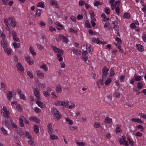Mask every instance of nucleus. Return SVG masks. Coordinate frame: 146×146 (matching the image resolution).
<instances>
[{
	"label": "nucleus",
	"mask_w": 146,
	"mask_h": 146,
	"mask_svg": "<svg viewBox=\"0 0 146 146\" xmlns=\"http://www.w3.org/2000/svg\"><path fill=\"white\" fill-rule=\"evenodd\" d=\"M52 113L54 117L58 119V120L61 118V116L58 111L56 108H53L52 109Z\"/></svg>",
	"instance_id": "nucleus-1"
},
{
	"label": "nucleus",
	"mask_w": 146,
	"mask_h": 146,
	"mask_svg": "<svg viewBox=\"0 0 146 146\" xmlns=\"http://www.w3.org/2000/svg\"><path fill=\"white\" fill-rule=\"evenodd\" d=\"M1 113L3 114V116L5 118H8L9 117V112L7 110V108L5 106H3V109L1 110Z\"/></svg>",
	"instance_id": "nucleus-2"
},
{
	"label": "nucleus",
	"mask_w": 146,
	"mask_h": 146,
	"mask_svg": "<svg viewBox=\"0 0 146 146\" xmlns=\"http://www.w3.org/2000/svg\"><path fill=\"white\" fill-rule=\"evenodd\" d=\"M33 90L34 95L37 98V100H40V94L38 89L36 88L34 89Z\"/></svg>",
	"instance_id": "nucleus-3"
},
{
	"label": "nucleus",
	"mask_w": 146,
	"mask_h": 146,
	"mask_svg": "<svg viewBox=\"0 0 146 146\" xmlns=\"http://www.w3.org/2000/svg\"><path fill=\"white\" fill-rule=\"evenodd\" d=\"M8 20L9 21L12 27H14L16 26V22L13 17H9Z\"/></svg>",
	"instance_id": "nucleus-4"
},
{
	"label": "nucleus",
	"mask_w": 146,
	"mask_h": 146,
	"mask_svg": "<svg viewBox=\"0 0 146 146\" xmlns=\"http://www.w3.org/2000/svg\"><path fill=\"white\" fill-rule=\"evenodd\" d=\"M52 48L54 50V51L56 53H61L62 54H63L64 51L62 50L56 48L54 46H52Z\"/></svg>",
	"instance_id": "nucleus-5"
},
{
	"label": "nucleus",
	"mask_w": 146,
	"mask_h": 146,
	"mask_svg": "<svg viewBox=\"0 0 146 146\" xmlns=\"http://www.w3.org/2000/svg\"><path fill=\"white\" fill-rule=\"evenodd\" d=\"M16 66L17 69L21 72H24V69L20 63H18L16 65Z\"/></svg>",
	"instance_id": "nucleus-6"
},
{
	"label": "nucleus",
	"mask_w": 146,
	"mask_h": 146,
	"mask_svg": "<svg viewBox=\"0 0 146 146\" xmlns=\"http://www.w3.org/2000/svg\"><path fill=\"white\" fill-rule=\"evenodd\" d=\"M47 129L49 134H51L52 132L53 129L52 128V124L51 123H50L48 124Z\"/></svg>",
	"instance_id": "nucleus-7"
},
{
	"label": "nucleus",
	"mask_w": 146,
	"mask_h": 146,
	"mask_svg": "<svg viewBox=\"0 0 146 146\" xmlns=\"http://www.w3.org/2000/svg\"><path fill=\"white\" fill-rule=\"evenodd\" d=\"M92 41L94 43H96L97 44H102V42L99 40L98 38H96L93 37L92 39Z\"/></svg>",
	"instance_id": "nucleus-8"
},
{
	"label": "nucleus",
	"mask_w": 146,
	"mask_h": 146,
	"mask_svg": "<svg viewBox=\"0 0 146 146\" xmlns=\"http://www.w3.org/2000/svg\"><path fill=\"white\" fill-rule=\"evenodd\" d=\"M60 38L63 42L67 43L68 42V40L67 38L65 36L62 35H60Z\"/></svg>",
	"instance_id": "nucleus-9"
},
{
	"label": "nucleus",
	"mask_w": 146,
	"mask_h": 146,
	"mask_svg": "<svg viewBox=\"0 0 146 146\" xmlns=\"http://www.w3.org/2000/svg\"><path fill=\"white\" fill-rule=\"evenodd\" d=\"M29 119L31 121H35L37 123H39L40 122V119L36 117H30Z\"/></svg>",
	"instance_id": "nucleus-10"
},
{
	"label": "nucleus",
	"mask_w": 146,
	"mask_h": 146,
	"mask_svg": "<svg viewBox=\"0 0 146 146\" xmlns=\"http://www.w3.org/2000/svg\"><path fill=\"white\" fill-rule=\"evenodd\" d=\"M109 70V69L107 68V67L104 66L102 70V75H107L108 73V72Z\"/></svg>",
	"instance_id": "nucleus-11"
},
{
	"label": "nucleus",
	"mask_w": 146,
	"mask_h": 146,
	"mask_svg": "<svg viewBox=\"0 0 146 146\" xmlns=\"http://www.w3.org/2000/svg\"><path fill=\"white\" fill-rule=\"evenodd\" d=\"M1 46L4 49H5L7 47V43L6 41L3 39L1 41Z\"/></svg>",
	"instance_id": "nucleus-12"
},
{
	"label": "nucleus",
	"mask_w": 146,
	"mask_h": 146,
	"mask_svg": "<svg viewBox=\"0 0 146 146\" xmlns=\"http://www.w3.org/2000/svg\"><path fill=\"white\" fill-rule=\"evenodd\" d=\"M36 74L37 77L39 78L42 79L44 77V74L42 73L40 71L38 70L36 71Z\"/></svg>",
	"instance_id": "nucleus-13"
},
{
	"label": "nucleus",
	"mask_w": 146,
	"mask_h": 146,
	"mask_svg": "<svg viewBox=\"0 0 146 146\" xmlns=\"http://www.w3.org/2000/svg\"><path fill=\"white\" fill-rule=\"evenodd\" d=\"M56 91L58 93H60L62 91L61 85L60 84L58 85L56 87Z\"/></svg>",
	"instance_id": "nucleus-14"
},
{
	"label": "nucleus",
	"mask_w": 146,
	"mask_h": 146,
	"mask_svg": "<svg viewBox=\"0 0 146 146\" xmlns=\"http://www.w3.org/2000/svg\"><path fill=\"white\" fill-rule=\"evenodd\" d=\"M136 47L137 49L140 52L143 51L144 49L142 46L140 44H136Z\"/></svg>",
	"instance_id": "nucleus-15"
},
{
	"label": "nucleus",
	"mask_w": 146,
	"mask_h": 146,
	"mask_svg": "<svg viewBox=\"0 0 146 146\" xmlns=\"http://www.w3.org/2000/svg\"><path fill=\"white\" fill-rule=\"evenodd\" d=\"M36 102L38 106L41 108H44L45 106L43 103L40 101V100H37V101H36Z\"/></svg>",
	"instance_id": "nucleus-16"
},
{
	"label": "nucleus",
	"mask_w": 146,
	"mask_h": 146,
	"mask_svg": "<svg viewBox=\"0 0 146 146\" xmlns=\"http://www.w3.org/2000/svg\"><path fill=\"white\" fill-rule=\"evenodd\" d=\"M103 81L101 79L98 80L97 82V86L98 88H100L103 85Z\"/></svg>",
	"instance_id": "nucleus-17"
},
{
	"label": "nucleus",
	"mask_w": 146,
	"mask_h": 146,
	"mask_svg": "<svg viewBox=\"0 0 146 146\" xmlns=\"http://www.w3.org/2000/svg\"><path fill=\"white\" fill-rule=\"evenodd\" d=\"M69 102L68 101H66L64 102H62L61 106L64 107L66 108L68 107Z\"/></svg>",
	"instance_id": "nucleus-18"
},
{
	"label": "nucleus",
	"mask_w": 146,
	"mask_h": 146,
	"mask_svg": "<svg viewBox=\"0 0 146 146\" xmlns=\"http://www.w3.org/2000/svg\"><path fill=\"white\" fill-rule=\"evenodd\" d=\"M40 68L42 69L44 71H47L48 69L47 67L46 66V65L45 64H44L43 65L40 66Z\"/></svg>",
	"instance_id": "nucleus-19"
},
{
	"label": "nucleus",
	"mask_w": 146,
	"mask_h": 146,
	"mask_svg": "<svg viewBox=\"0 0 146 146\" xmlns=\"http://www.w3.org/2000/svg\"><path fill=\"white\" fill-rule=\"evenodd\" d=\"M29 51L31 54L33 55V56H36V53L34 51V49H33L32 47L30 46L29 48Z\"/></svg>",
	"instance_id": "nucleus-20"
},
{
	"label": "nucleus",
	"mask_w": 146,
	"mask_h": 146,
	"mask_svg": "<svg viewBox=\"0 0 146 146\" xmlns=\"http://www.w3.org/2000/svg\"><path fill=\"white\" fill-rule=\"evenodd\" d=\"M111 119L108 117H106L105 119V122L106 123H111Z\"/></svg>",
	"instance_id": "nucleus-21"
},
{
	"label": "nucleus",
	"mask_w": 146,
	"mask_h": 146,
	"mask_svg": "<svg viewBox=\"0 0 146 146\" xmlns=\"http://www.w3.org/2000/svg\"><path fill=\"white\" fill-rule=\"evenodd\" d=\"M8 92L7 94V99L9 100H10L13 97V94L11 91H8Z\"/></svg>",
	"instance_id": "nucleus-22"
},
{
	"label": "nucleus",
	"mask_w": 146,
	"mask_h": 146,
	"mask_svg": "<svg viewBox=\"0 0 146 146\" xmlns=\"http://www.w3.org/2000/svg\"><path fill=\"white\" fill-rule=\"evenodd\" d=\"M34 131L36 134H37L39 132V128L37 125H35L34 127Z\"/></svg>",
	"instance_id": "nucleus-23"
},
{
	"label": "nucleus",
	"mask_w": 146,
	"mask_h": 146,
	"mask_svg": "<svg viewBox=\"0 0 146 146\" xmlns=\"http://www.w3.org/2000/svg\"><path fill=\"white\" fill-rule=\"evenodd\" d=\"M72 51L77 56H79L80 54V51H78L76 49H74L72 50Z\"/></svg>",
	"instance_id": "nucleus-24"
},
{
	"label": "nucleus",
	"mask_w": 146,
	"mask_h": 146,
	"mask_svg": "<svg viewBox=\"0 0 146 146\" xmlns=\"http://www.w3.org/2000/svg\"><path fill=\"white\" fill-rule=\"evenodd\" d=\"M42 10L40 9H37L36 11V13L35 14V17H36L37 16L38 17H40V16L41 13V12Z\"/></svg>",
	"instance_id": "nucleus-25"
},
{
	"label": "nucleus",
	"mask_w": 146,
	"mask_h": 146,
	"mask_svg": "<svg viewBox=\"0 0 146 146\" xmlns=\"http://www.w3.org/2000/svg\"><path fill=\"white\" fill-rule=\"evenodd\" d=\"M94 127L96 128H99L101 127V124L97 122H94L93 125Z\"/></svg>",
	"instance_id": "nucleus-26"
},
{
	"label": "nucleus",
	"mask_w": 146,
	"mask_h": 146,
	"mask_svg": "<svg viewBox=\"0 0 146 146\" xmlns=\"http://www.w3.org/2000/svg\"><path fill=\"white\" fill-rule=\"evenodd\" d=\"M19 123L21 127H25L24 124L23 123V120L22 117L19 118Z\"/></svg>",
	"instance_id": "nucleus-27"
},
{
	"label": "nucleus",
	"mask_w": 146,
	"mask_h": 146,
	"mask_svg": "<svg viewBox=\"0 0 146 146\" xmlns=\"http://www.w3.org/2000/svg\"><path fill=\"white\" fill-rule=\"evenodd\" d=\"M111 81V78H108L107 80L105 81V84L106 85H109Z\"/></svg>",
	"instance_id": "nucleus-28"
},
{
	"label": "nucleus",
	"mask_w": 146,
	"mask_h": 146,
	"mask_svg": "<svg viewBox=\"0 0 146 146\" xmlns=\"http://www.w3.org/2000/svg\"><path fill=\"white\" fill-rule=\"evenodd\" d=\"M137 88L139 89L142 88L143 86V84L141 82H139L137 84Z\"/></svg>",
	"instance_id": "nucleus-29"
},
{
	"label": "nucleus",
	"mask_w": 146,
	"mask_h": 146,
	"mask_svg": "<svg viewBox=\"0 0 146 146\" xmlns=\"http://www.w3.org/2000/svg\"><path fill=\"white\" fill-rule=\"evenodd\" d=\"M131 120L132 121H133L134 122H137V123H141V121H142L141 120L139 119H137L135 118H132L131 119Z\"/></svg>",
	"instance_id": "nucleus-30"
},
{
	"label": "nucleus",
	"mask_w": 146,
	"mask_h": 146,
	"mask_svg": "<svg viewBox=\"0 0 146 146\" xmlns=\"http://www.w3.org/2000/svg\"><path fill=\"white\" fill-rule=\"evenodd\" d=\"M11 49L8 48L4 50L5 52L7 53L8 55H9L11 54Z\"/></svg>",
	"instance_id": "nucleus-31"
},
{
	"label": "nucleus",
	"mask_w": 146,
	"mask_h": 146,
	"mask_svg": "<svg viewBox=\"0 0 146 146\" xmlns=\"http://www.w3.org/2000/svg\"><path fill=\"white\" fill-rule=\"evenodd\" d=\"M112 97L110 96H108L106 98V102L108 103L110 102L112 100Z\"/></svg>",
	"instance_id": "nucleus-32"
},
{
	"label": "nucleus",
	"mask_w": 146,
	"mask_h": 146,
	"mask_svg": "<svg viewBox=\"0 0 146 146\" xmlns=\"http://www.w3.org/2000/svg\"><path fill=\"white\" fill-rule=\"evenodd\" d=\"M133 90L135 92V94L137 95H138L139 94H140V92L139 90L138 89V90L136 87H134L133 88Z\"/></svg>",
	"instance_id": "nucleus-33"
},
{
	"label": "nucleus",
	"mask_w": 146,
	"mask_h": 146,
	"mask_svg": "<svg viewBox=\"0 0 146 146\" xmlns=\"http://www.w3.org/2000/svg\"><path fill=\"white\" fill-rule=\"evenodd\" d=\"M76 144L79 146H84L85 145V143L84 142H80L77 141L76 142Z\"/></svg>",
	"instance_id": "nucleus-34"
},
{
	"label": "nucleus",
	"mask_w": 146,
	"mask_h": 146,
	"mask_svg": "<svg viewBox=\"0 0 146 146\" xmlns=\"http://www.w3.org/2000/svg\"><path fill=\"white\" fill-rule=\"evenodd\" d=\"M16 132L18 134H19L20 132H21L22 130L19 127H17L15 129Z\"/></svg>",
	"instance_id": "nucleus-35"
},
{
	"label": "nucleus",
	"mask_w": 146,
	"mask_h": 146,
	"mask_svg": "<svg viewBox=\"0 0 146 146\" xmlns=\"http://www.w3.org/2000/svg\"><path fill=\"white\" fill-rule=\"evenodd\" d=\"M50 134V139L52 140L57 139L58 138V136L54 135H52L51 134Z\"/></svg>",
	"instance_id": "nucleus-36"
},
{
	"label": "nucleus",
	"mask_w": 146,
	"mask_h": 146,
	"mask_svg": "<svg viewBox=\"0 0 146 146\" xmlns=\"http://www.w3.org/2000/svg\"><path fill=\"white\" fill-rule=\"evenodd\" d=\"M17 110L20 112L22 110V106L20 104L18 105L16 107Z\"/></svg>",
	"instance_id": "nucleus-37"
},
{
	"label": "nucleus",
	"mask_w": 146,
	"mask_h": 146,
	"mask_svg": "<svg viewBox=\"0 0 146 146\" xmlns=\"http://www.w3.org/2000/svg\"><path fill=\"white\" fill-rule=\"evenodd\" d=\"M120 125H118L116 127L115 131L116 133H120L121 131V129H120Z\"/></svg>",
	"instance_id": "nucleus-38"
},
{
	"label": "nucleus",
	"mask_w": 146,
	"mask_h": 146,
	"mask_svg": "<svg viewBox=\"0 0 146 146\" xmlns=\"http://www.w3.org/2000/svg\"><path fill=\"white\" fill-rule=\"evenodd\" d=\"M19 134V135L21 137L23 138H25V134L24 131L23 130H22L21 132H20V133Z\"/></svg>",
	"instance_id": "nucleus-39"
},
{
	"label": "nucleus",
	"mask_w": 146,
	"mask_h": 146,
	"mask_svg": "<svg viewBox=\"0 0 146 146\" xmlns=\"http://www.w3.org/2000/svg\"><path fill=\"white\" fill-rule=\"evenodd\" d=\"M85 24L87 28H90L91 27V26L89 23V21L88 20H87L85 22Z\"/></svg>",
	"instance_id": "nucleus-40"
},
{
	"label": "nucleus",
	"mask_w": 146,
	"mask_h": 146,
	"mask_svg": "<svg viewBox=\"0 0 146 146\" xmlns=\"http://www.w3.org/2000/svg\"><path fill=\"white\" fill-rule=\"evenodd\" d=\"M37 7L43 8L44 7V5L43 3L42 2H40L38 3Z\"/></svg>",
	"instance_id": "nucleus-41"
},
{
	"label": "nucleus",
	"mask_w": 146,
	"mask_h": 146,
	"mask_svg": "<svg viewBox=\"0 0 146 146\" xmlns=\"http://www.w3.org/2000/svg\"><path fill=\"white\" fill-rule=\"evenodd\" d=\"M25 136H26L29 139H30L32 138L31 136L29 135V132L27 131H26L25 132Z\"/></svg>",
	"instance_id": "nucleus-42"
},
{
	"label": "nucleus",
	"mask_w": 146,
	"mask_h": 146,
	"mask_svg": "<svg viewBox=\"0 0 146 146\" xmlns=\"http://www.w3.org/2000/svg\"><path fill=\"white\" fill-rule=\"evenodd\" d=\"M34 110L35 112L37 113H40L41 111L40 109L37 107H35L34 108Z\"/></svg>",
	"instance_id": "nucleus-43"
},
{
	"label": "nucleus",
	"mask_w": 146,
	"mask_h": 146,
	"mask_svg": "<svg viewBox=\"0 0 146 146\" xmlns=\"http://www.w3.org/2000/svg\"><path fill=\"white\" fill-rule=\"evenodd\" d=\"M105 11L106 14L107 15H109L110 13V10L107 7H106L105 8Z\"/></svg>",
	"instance_id": "nucleus-44"
},
{
	"label": "nucleus",
	"mask_w": 146,
	"mask_h": 146,
	"mask_svg": "<svg viewBox=\"0 0 146 146\" xmlns=\"http://www.w3.org/2000/svg\"><path fill=\"white\" fill-rule=\"evenodd\" d=\"M114 74L115 73L113 71V69L112 68H111L110 70V76L111 77L113 76Z\"/></svg>",
	"instance_id": "nucleus-45"
},
{
	"label": "nucleus",
	"mask_w": 146,
	"mask_h": 146,
	"mask_svg": "<svg viewBox=\"0 0 146 146\" xmlns=\"http://www.w3.org/2000/svg\"><path fill=\"white\" fill-rule=\"evenodd\" d=\"M70 129L72 131H74L77 129V128L76 127L73 126H70L69 127Z\"/></svg>",
	"instance_id": "nucleus-46"
},
{
	"label": "nucleus",
	"mask_w": 146,
	"mask_h": 146,
	"mask_svg": "<svg viewBox=\"0 0 146 146\" xmlns=\"http://www.w3.org/2000/svg\"><path fill=\"white\" fill-rule=\"evenodd\" d=\"M141 78V76H136L135 77V79L136 81H139Z\"/></svg>",
	"instance_id": "nucleus-47"
},
{
	"label": "nucleus",
	"mask_w": 146,
	"mask_h": 146,
	"mask_svg": "<svg viewBox=\"0 0 146 146\" xmlns=\"http://www.w3.org/2000/svg\"><path fill=\"white\" fill-rule=\"evenodd\" d=\"M13 46L16 48H19V44H17L16 42L13 43Z\"/></svg>",
	"instance_id": "nucleus-48"
},
{
	"label": "nucleus",
	"mask_w": 146,
	"mask_h": 146,
	"mask_svg": "<svg viewBox=\"0 0 146 146\" xmlns=\"http://www.w3.org/2000/svg\"><path fill=\"white\" fill-rule=\"evenodd\" d=\"M36 45L38 49L40 50H41L44 48L40 44H36Z\"/></svg>",
	"instance_id": "nucleus-49"
},
{
	"label": "nucleus",
	"mask_w": 146,
	"mask_h": 146,
	"mask_svg": "<svg viewBox=\"0 0 146 146\" xmlns=\"http://www.w3.org/2000/svg\"><path fill=\"white\" fill-rule=\"evenodd\" d=\"M66 121L67 122H68L69 124L70 125H71L73 123L72 120H70L69 118H68V117L66 118Z\"/></svg>",
	"instance_id": "nucleus-50"
},
{
	"label": "nucleus",
	"mask_w": 146,
	"mask_h": 146,
	"mask_svg": "<svg viewBox=\"0 0 146 146\" xmlns=\"http://www.w3.org/2000/svg\"><path fill=\"white\" fill-rule=\"evenodd\" d=\"M1 130L3 132V134L4 135H6L7 134V131L3 127H2L1 128Z\"/></svg>",
	"instance_id": "nucleus-51"
},
{
	"label": "nucleus",
	"mask_w": 146,
	"mask_h": 146,
	"mask_svg": "<svg viewBox=\"0 0 146 146\" xmlns=\"http://www.w3.org/2000/svg\"><path fill=\"white\" fill-rule=\"evenodd\" d=\"M27 74L31 78H33L34 76L32 74L30 71H28L27 72Z\"/></svg>",
	"instance_id": "nucleus-52"
},
{
	"label": "nucleus",
	"mask_w": 146,
	"mask_h": 146,
	"mask_svg": "<svg viewBox=\"0 0 146 146\" xmlns=\"http://www.w3.org/2000/svg\"><path fill=\"white\" fill-rule=\"evenodd\" d=\"M124 16L125 18L128 19L130 17V16L129 13H125L124 14Z\"/></svg>",
	"instance_id": "nucleus-53"
},
{
	"label": "nucleus",
	"mask_w": 146,
	"mask_h": 146,
	"mask_svg": "<svg viewBox=\"0 0 146 146\" xmlns=\"http://www.w3.org/2000/svg\"><path fill=\"white\" fill-rule=\"evenodd\" d=\"M115 40L119 44H121L122 43L121 40V39L118 38V37H117L115 39Z\"/></svg>",
	"instance_id": "nucleus-54"
},
{
	"label": "nucleus",
	"mask_w": 146,
	"mask_h": 146,
	"mask_svg": "<svg viewBox=\"0 0 146 146\" xmlns=\"http://www.w3.org/2000/svg\"><path fill=\"white\" fill-rule=\"evenodd\" d=\"M119 10L120 8L118 6L115 9V11L117 13L118 15H119Z\"/></svg>",
	"instance_id": "nucleus-55"
},
{
	"label": "nucleus",
	"mask_w": 146,
	"mask_h": 146,
	"mask_svg": "<svg viewBox=\"0 0 146 146\" xmlns=\"http://www.w3.org/2000/svg\"><path fill=\"white\" fill-rule=\"evenodd\" d=\"M14 60L15 62H17L18 60L17 56L16 55H15L14 56Z\"/></svg>",
	"instance_id": "nucleus-56"
},
{
	"label": "nucleus",
	"mask_w": 146,
	"mask_h": 146,
	"mask_svg": "<svg viewBox=\"0 0 146 146\" xmlns=\"http://www.w3.org/2000/svg\"><path fill=\"white\" fill-rule=\"evenodd\" d=\"M62 102L60 101H58L55 104V105L57 106H61Z\"/></svg>",
	"instance_id": "nucleus-57"
},
{
	"label": "nucleus",
	"mask_w": 146,
	"mask_h": 146,
	"mask_svg": "<svg viewBox=\"0 0 146 146\" xmlns=\"http://www.w3.org/2000/svg\"><path fill=\"white\" fill-rule=\"evenodd\" d=\"M12 34L13 38L15 37L16 36H17V34L14 31H12Z\"/></svg>",
	"instance_id": "nucleus-58"
},
{
	"label": "nucleus",
	"mask_w": 146,
	"mask_h": 146,
	"mask_svg": "<svg viewBox=\"0 0 146 146\" xmlns=\"http://www.w3.org/2000/svg\"><path fill=\"white\" fill-rule=\"evenodd\" d=\"M38 86L40 88H43L45 87V85L42 83H40L38 84Z\"/></svg>",
	"instance_id": "nucleus-59"
},
{
	"label": "nucleus",
	"mask_w": 146,
	"mask_h": 146,
	"mask_svg": "<svg viewBox=\"0 0 146 146\" xmlns=\"http://www.w3.org/2000/svg\"><path fill=\"white\" fill-rule=\"evenodd\" d=\"M1 88H4L5 89L6 84L2 82H1Z\"/></svg>",
	"instance_id": "nucleus-60"
},
{
	"label": "nucleus",
	"mask_w": 146,
	"mask_h": 146,
	"mask_svg": "<svg viewBox=\"0 0 146 146\" xmlns=\"http://www.w3.org/2000/svg\"><path fill=\"white\" fill-rule=\"evenodd\" d=\"M43 92L44 95L46 97H47L49 95L48 92L46 91H44Z\"/></svg>",
	"instance_id": "nucleus-61"
},
{
	"label": "nucleus",
	"mask_w": 146,
	"mask_h": 146,
	"mask_svg": "<svg viewBox=\"0 0 146 146\" xmlns=\"http://www.w3.org/2000/svg\"><path fill=\"white\" fill-rule=\"evenodd\" d=\"M13 40L15 41H17L18 42H20V40L19 38L17 37V36H16L15 37L13 38Z\"/></svg>",
	"instance_id": "nucleus-62"
},
{
	"label": "nucleus",
	"mask_w": 146,
	"mask_h": 146,
	"mask_svg": "<svg viewBox=\"0 0 146 146\" xmlns=\"http://www.w3.org/2000/svg\"><path fill=\"white\" fill-rule=\"evenodd\" d=\"M86 49L90 51L91 50V47L90 46V45L87 44L86 46Z\"/></svg>",
	"instance_id": "nucleus-63"
},
{
	"label": "nucleus",
	"mask_w": 146,
	"mask_h": 146,
	"mask_svg": "<svg viewBox=\"0 0 146 146\" xmlns=\"http://www.w3.org/2000/svg\"><path fill=\"white\" fill-rule=\"evenodd\" d=\"M142 38L143 40L145 42V40H146V35L145 33L143 34Z\"/></svg>",
	"instance_id": "nucleus-64"
}]
</instances>
